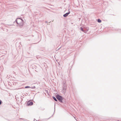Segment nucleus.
I'll return each instance as SVG.
<instances>
[{
	"label": "nucleus",
	"mask_w": 121,
	"mask_h": 121,
	"mask_svg": "<svg viewBox=\"0 0 121 121\" xmlns=\"http://www.w3.org/2000/svg\"><path fill=\"white\" fill-rule=\"evenodd\" d=\"M16 21L17 23L19 25L20 27H22L24 24L23 20L20 18H18L17 19Z\"/></svg>",
	"instance_id": "1"
},
{
	"label": "nucleus",
	"mask_w": 121,
	"mask_h": 121,
	"mask_svg": "<svg viewBox=\"0 0 121 121\" xmlns=\"http://www.w3.org/2000/svg\"><path fill=\"white\" fill-rule=\"evenodd\" d=\"M56 98L60 102H62V97L61 96H59V95H57L56 96Z\"/></svg>",
	"instance_id": "2"
},
{
	"label": "nucleus",
	"mask_w": 121,
	"mask_h": 121,
	"mask_svg": "<svg viewBox=\"0 0 121 121\" xmlns=\"http://www.w3.org/2000/svg\"><path fill=\"white\" fill-rule=\"evenodd\" d=\"M33 104V102L31 101L30 100H29L27 102V106L32 105Z\"/></svg>",
	"instance_id": "3"
},
{
	"label": "nucleus",
	"mask_w": 121,
	"mask_h": 121,
	"mask_svg": "<svg viewBox=\"0 0 121 121\" xmlns=\"http://www.w3.org/2000/svg\"><path fill=\"white\" fill-rule=\"evenodd\" d=\"M70 13V12L69 11L68 13H67L65 14L63 16L65 17L67 16Z\"/></svg>",
	"instance_id": "4"
},
{
	"label": "nucleus",
	"mask_w": 121,
	"mask_h": 121,
	"mask_svg": "<svg viewBox=\"0 0 121 121\" xmlns=\"http://www.w3.org/2000/svg\"><path fill=\"white\" fill-rule=\"evenodd\" d=\"M97 21H98V22L99 23H100L101 22V20H100L99 19H98V20Z\"/></svg>",
	"instance_id": "5"
},
{
	"label": "nucleus",
	"mask_w": 121,
	"mask_h": 121,
	"mask_svg": "<svg viewBox=\"0 0 121 121\" xmlns=\"http://www.w3.org/2000/svg\"><path fill=\"white\" fill-rule=\"evenodd\" d=\"M53 99H54L56 101H57V99H56V98L55 97H53Z\"/></svg>",
	"instance_id": "6"
},
{
	"label": "nucleus",
	"mask_w": 121,
	"mask_h": 121,
	"mask_svg": "<svg viewBox=\"0 0 121 121\" xmlns=\"http://www.w3.org/2000/svg\"><path fill=\"white\" fill-rule=\"evenodd\" d=\"M25 88H30V87L29 86H26L25 87Z\"/></svg>",
	"instance_id": "7"
},
{
	"label": "nucleus",
	"mask_w": 121,
	"mask_h": 121,
	"mask_svg": "<svg viewBox=\"0 0 121 121\" xmlns=\"http://www.w3.org/2000/svg\"><path fill=\"white\" fill-rule=\"evenodd\" d=\"M81 30H82V31H83V32H84V30H83V28L82 27H81Z\"/></svg>",
	"instance_id": "8"
},
{
	"label": "nucleus",
	"mask_w": 121,
	"mask_h": 121,
	"mask_svg": "<svg viewBox=\"0 0 121 121\" xmlns=\"http://www.w3.org/2000/svg\"><path fill=\"white\" fill-rule=\"evenodd\" d=\"M1 102H1V101L0 100V105L1 104Z\"/></svg>",
	"instance_id": "9"
}]
</instances>
